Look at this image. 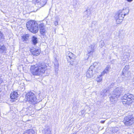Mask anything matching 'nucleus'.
Segmentation results:
<instances>
[{"instance_id":"2eb2a0df","label":"nucleus","mask_w":134,"mask_h":134,"mask_svg":"<svg viewBox=\"0 0 134 134\" xmlns=\"http://www.w3.org/2000/svg\"><path fill=\"white\" fill-rule=\"evenodd\" d=\"M7 49L3 44L0 45V53L4 54L6 53Z\"/></svg>"},{"instance_id":"6ab92c4d","label":"nucleus","mask_w":134,"mask_h":134,"mask_svg":"<svg viewBox=\"0 0 134 134\" xmlns=\"http://www.w3.org/2000/svg\"><path fill=\"white\" fill-rule=\"evenodd\" d=\"M31 52L33 55L37 56L40 54V51L38 49H36L34 50H31Z\"/></svg>"},{"instance_id":"9b49d317","label":"nucleus","mask_w":134,"mask_h":134,"mask_svg":"<svg viewBox=\"0 0 134 134\" xmlns=\"http://www.w3.org/2000/svg\"><path fill=\"white\" fill-rule=\"evenodd\" d=\"M40 32L42 35H44L47 32V30L43 23H41L39 24Z\"/></svg>"},{"instance_id":"7c9ffc66","label":"nucleus","mask_w":134,"mask_h":134,"mask_svg":"<svg viewBox=\"0 0 134 134\" xmlns=\"http://www.w3.org/2000/svg\"><path fill=\"white\" fill-rule=\"evenodd\" d=\"M4 38V36L2 33L0 31V40Z\"/></svg>"},{"instance_id":"58836bf2","label":"nucleus","mask_w":134,"mask_h":134,"mask_svg":"<svg viewBox=\"0 0 134 134\" xmlns=\"http://www.w3.org/2000/svg\"><path fill=\"white\" fill-rule=\"evenodd\" d=\"M45 4H41V7L42 6H44V5H45Z\"/></svg>"},{"instance_id":"f257e3e1","label":"nucleus","mask_w":134,"mask_h":134,"mask_svg":"<svg viewBox=\"0 0 134 134\" xmlns=\"http://www.w3.org/2000/svg\"><path fill=\"white\" fill-rule=\"evenodd\" d=\"M47 66L44 63H39L31 66V69H35L32 71V74L35 75H40L44 73Z\"/></svg>"},{"instance_id":"dca6fc26","label":"nucleus","mask_w":134,"mask_h":134,"mask_svg":"<svg viewBox=\"0 0 134 134\" xmlns=\"http://www.w3.org/2000/svg\"><path fill=\"white\" fill-rule=\"evenodd\" d=\"M92 10V8H88L84 13V14H86L85 16L87 17L90 16Z\"/></svg>"},{"instance_id":"c756f323","label":"nucleus","mask_w":134,"mask_h":134,"mask_svg":"<svg viewBox=\"0 0 134 134\" xmlns=\"http://www.w3.org/2000/svg\"><path fill=\"white\" fill-rule=\"evenodd\" d=\"M54 65L55 66V67L56 68H58V61L57 60L55 59V62L54 63Z\"/></svg>"},{"instance_id":"f8f14e48","label":"nucleus","mask_w":134,"mask_h":134,"mask_svg":"<svg viewBox=\"0 0 134 134\" xmlns=\"http://www.w3.org/2000/svg\"><path fill=\"white\" fill-rule=\"evenodd\" d=\"M94 44H92L89 46L87 48V51L88 53V57L87 58H88L89 56L92 55L93 52L94 51Z\"/></svg>"},{"instance_id":"ddd939ff","label":"nucleus","mask_w":134,"mask_h":134,"mask_svg":"<svg viewBox=\"0 0 134 134\" xmlns=\"http://www.w3.org/2000/svg\"><path fill=\"white\" fill-rule=\"evenodd\" d=\"M35 95V93L32 92H28L26 94V101H29V100H30V99L32 97L34 96Z\"/></svg>"},{"instance_id":"412c9836","label":"nucleus","mask_w":134,"mask_h":134,"mask_svg":"<svg viewBox=\"0 0 134 134\" xmlns=\"http://www.w3.org/2000/svg\"><path fill=\"white\" fill-rule=\"evenodd\" d=\"M124 17H116L115 19L117 24H120L123 20Z\"/></svg>"},{"instance_id":"c9c22d12","label":"nucleus","mask_w":134,"mask_h":134,"mask_svg":"<svg viewBox=\"0 0 134 134\" xmlns=\"http://www.w3.org/2000/svg\"><path fill=\"white\" fill-rule=\"evenodd\" d=\"M105 121H100V122L102 124L104 123L105 122Z\"/></svg>"},{"instance_id":"4c0bfd02","label":"nucleus","mask_w":134,"mask_h":134,"mask_svg":"<svg viewBox=\"0 0 134 134\" xmlns=\"http://www.w3.org/2000/svg\"><path fill=\"white\" fill-rule=\"evenodd\" d=\"M114 85V83H112L111 84V85L110 86L111 87H112L111 86H113Z\"/></svg>"},{"instance_id":"0eeeda50","label":"nucleus","mask_w":134,"mask_h":134,"mask_svg":"<svg viewBox=\"0 0 134 134\" xmlns=\"http://www.w3.org/2000/svg\"><path fill=\"white\" fill-rule=\"evenodd\" d=\"M124 121L125 125H131L134 122V118L132 116H128L125 118Z\"/></svg>"},{"instance_id":"f704fd0d","label":"nucleus","mask_w":134,"mask_h":134,"mask_svg":"<svg viewBox=\"0 0 134 134\" xmlns=\"http://www.w3.org/2000/svg\"><path fill=\"white\" fill-rule=\"evenodd\" d=\"M85 111L84 110H82L81 111V113L82 115H83V114L85 113Z\"/></svg>"},{"instance_id":"4be33fe9","label":"nucleus","mask_w":134,"mask_h":134,"mask_svg":"<svg viewBox=\"0 0 134 134\" xmlns=\"http://www.w3.org/2000/svg\"><path fill=\"white\" fill-rule=\"evenodd\" d=\"M51 131L49 127H47L44 131V134H51Z\"/></svg>"},{"instance_id":"b1692460","label":"nucleus","mask_w":134,"mask_h":134,"mask_svg":"<svg viewBox=\"0 0 134 134\" xmlns=\"http://www.w3.org/2000/svg\"><path fill=\"white\" fill-rule=\"evenodd\" d=\"M32 41L34 44H36L37 43V38L35 36H33Z\"/></svg>"},{"instance_id":"6e6552de","label":"nucleus","mask_w":134,"mask_h":134,"mask_svg":"<svg viewBox=\"0 0 134 134\" xmlns=\"http://www.w3.org/2000/svg\"><path fill=\"white\" fill-rule=\"evenodd\" d=\"M96 63H94L93 65H91L87 72L86 76L89 78L92 77L93 76V70L95 68V66L97 64Z\"/></svg>"},{"instance_id":"2f4dec72","label":"nucleus","mask_w":134,"mask_h":134,"mask_svg":"<svg viewBox=\"0 0 134 134\" xmlns=\"http://www.w3.org/2000/svg\"><path fill=\"white\" fill-rule=\"evenodd\" d=\"M86 37L88 40L90 38L91 36L90 35V34H88L87 35Z\"/></svg>"},{"instance_id":"473e14b6","label":"nucleus","mask_w":134,"mask_h":134,"mask_svg":"<svg viewBox=\"0 0 134 134\" xmlns=\"http://www.w3.org/2000/svg\"><path fill=\"white\" fill-rule=\"evenodd\" d=\"M53 16V12H50L49 13V14L47 17H48V16Z\"/></svg>"},{"instance_id":"a878e982","label":"nucleus","mask_w":134,"mask_h":134,"mask_svg":"<svg viewBox=\"0 0 134 134\" xmlns=\"http://www.w3.org/2000/svg\"><path fill=\"white\" fill-rule=\"evenodd\" d=\"M101 74L98 76L96 79V81L98 82H100L102 80V78L101 77Z\"/></svg>"},{"instance_id":"f3484780","label":"nucleus","mask_w":134,"mask_h":134,"mask_svg":"<svg viewBox=\"0 0 134 134\" xmlns=\"http://www.w3.org/2000/svg\"><path fill=\"white\" fill-rule=\"evenodd\" d=\"M67 53L68 54V55L66 56V58L68 59L69 58L70 59H74L75 58V55L72 53L70 52H68Z\"/></svg>"},{"instance_id":"5701e85b","label":"nucleus","mask_w":134,"mask_h":134,"mask_svg":"<svg viewBox=\"0 0 134 134\" xmlns=\"http://www.w3.org/2000/svg\"><path fill=\"white\" fill-rule=\"evenodd\" d=\"M107 90L106 89H104L102 90V91L100 92V94L101 95L103 96V97H105L107 95Z\"/></svg>"},{"instance_id":"aec40b11","label":"nucleus","mask_w":134,"mask_h":134,"mask_svg":"<svg viewBox=\"0 0 134 134\" xmlns=\"http://www.w3.org/2000/svg\"><path fill=\"white\" fill-rule=\"evenodd\" d=\"M110 67L109 66H107L106 67L105 69L101 74V76L104 75L105 74H107L109 72V70L110 69Z\"/></svg>"},{"instance_id":"c85d7f7f","label":"nucleus","mask_w":134,"mask_h":134,"mask_svg":"<svg viewBox=\"0 0 134 134\" xmlns=\"http://www.w3.org/2000/svg\"><path fill=\"white\" fill-rule=\"evenodd\" d=\"M104 43L103 41H101L100 42L99 46L101 48H102L104 45Z\"/></svg>"},{"instance_id":"4468645a","label":"nucleus","mask_w":134,"mask_h":134,"mask_svg":"<svg viewBox=\"0 0 134 134\" xmlns=\"http://www.w3.org/2000/svg\"><path fill=\"white\" fill-rule=\"evenodd\" d=\"M130 54L129 52L126 53L124 55L123 58L122 60L124 63H126L129 60L130 58Z\"/></svg>"},{"instance_id":"39448f33","label":"nucleus","mask_w":134,"mask_h":134,"mask_svg":"<svg viewBox=\"0 0 134 134\" xmlns=\"http://www.w3.org/2000/svg\"><path fill=\"white\" fill-rule=\"evenodd\" d=\"M121 99L123 100L122 102L123 104H126L127 103V101H130L134 100V96L133 95L128 93L125 95L121 97Z\"/></svg>"},{"instance_id":"20e7f679","label":"nucleus","mask_w":134,"mask_h":134,"mask_svg":"<svg viewBox=\"0 0 134 134\" xmlns=\"http://www.w3.org/2000/svg\"><path fill=\"white\" fill-rule=\"evenodd\" d=\"M122 90V88L117 87L114 91V93L112 94L110 97V100L112 103L116 102L119 96V93Z\"/></svg>"},{"instance_id":"393cba45","label":"nucleus","mask_w":134,"mask_h":134,"mask_svg":"<svg viewBox=\"0 0 134 134\" xmlns=\"http://www.w3.org/2000/svg\"><path fill=\"white\" fill-rule=\"evenodd\" d=\"M29 35L26 34L25 35H24L23 36H22V40L23 41H27Z\"/></svg>"},{"instance_id":"e433bc0d","label":"nucleus","mask_w":134,"mask_h":134,"mask_svg":"<svg viewBox=\"0 0 134 134\" xmlns=\"http://www.w3.org/2000/svg\"><path fill=\"white\" fill-rule=\"evenodd\" d=\"M38 5H39V6H38V7H41V4H38Z\"/></svg>"},{"instance_id":"423d86ee","label":"nucleus","mask_w":134,"mask_h":134,"mask_svg":"<svg viewBox=\"0 0 134 134\" xmlns=\"http://www.w3.org/2000/svg\"><path fill=\"white\" fill-rule=\"evenodd\" d=\"M129 12V9L128 8H124L122 10H119L116 14L115 16L118 17H124L128 14Z\"/></svg>"},{"instance_id":"a19ab883","label":"nucleus","mask_w":134,"mask_h":134,"mask_svg":"<svg viewBox=\"0 0 134 134\" xmlns=\"http://www.w3.org/2000/svg\"><path fill=\"white\" fill-rule=\"evenodd\" d=\"M39 96L40 97V96Z\"/></svg>"},{"instance_id":"7ed1b4c3","label":"nucleus","mask_w":134,"mask_h":134,"mask_svg":"<svg viewBox=\"0 0 134 134\" xmlns=\"http://www.w3.org/2000/svg\"><path fill=\"white\" fill-rule=\"evenodd\" d=\"M122 90V88L117 87L114 91V93L112 94L110 97V100L112 103L116 102L119 96V93Z\"/></svg>"},{"instance_id":"9d476101","label":"nucleus","mask_w":134,"mask_h":134,"mask_svg":"<svg viewBox=\"0 0 134 134\" xmlns=\"http://www.w3.org/2000/svg\"><path fill=\"white\" fill-rule=\"evenodd\" d=\"M129 68V66L128 65H126L125 67L123 69L122 71V75L124 77H123V78L124 77V80H127L129 77L128 75V70Z\"/></svg>"},{"instance_id":"bb28decb","label":"nucleus","mask_w":134,"mask_h":134,"mask_svg":"<svg viewBox=\"0 0 134 134\" xmlns=\"http://www.w3.org/2000/svg\"><path fill=\"white\" fill-rule=\"evenodd\" d=\"M34 131L32 130H29L27 131V133H25L24 134H34Z\"/></svg>"},{"instance_id":"a211bd4d","label":"nucleus","mask_w":134,"mask_h":134,"mask_svg":"<svg viewBox=\"0 0 134 134\" xmlns=\"http://www.w3.org/2000/svg\"><path fill=\"white\" fill-rule=\"evenodd\" d=\"M18 94L16 92L14 91L10 94V97L12 99H14L18 97Z\"/></svg>"},{"instance_id":"ea45409f","label":"nucleus","mask_w":134,"mask_h":134,"mask_svg":"<svg viewBox=\"0 0 134 134\" xmlns=\"http://www.w3.org/2000/svg\"><path fill=\"white\" fill-rule=\"evenodd\" d=\"M124 12L125 13H126V11L124 10Z\"/></svg>"},{"instance_id":"72a5a7b5","label":"nucleus","mask_w":134,"mask_h":134,"mask_svg":"<svg viewBox=\"0 0 134 134\" xmlns=\"http://www.w3.org/2000/svg\"><path fill=\"white\" fill-rule=\"evenodd\" d=\"M54 24L55 26H57V25H58V21H54Z\"/></svg>"},{"instance_id":"1a4fd4ad","label":"nucleus","mask_w":134,"mask_h":134,"mask_svg":"<svg viewBox=\"0 0 134 134\" xmlns=\"http://www.w3.org/2000/svg\"><path fill=\"white\" fill-rule=\"evenodd\" d=\"M40 99H37L35 95L33 97L31 98L30 99V100L27 101L29 103L33 104H35L39 102L42 99V98L41 96V97H40Z\"/></svg>"},{"instance_id":"f03ea898","label":"nucleus","mask_w":134,"mask_h":134,"mask_svg":"<svg viewBox=\"0 0 134 134\" xmlns=\"http://www.w3.org/2000/svg\"><path fill=\"white\" fill-rule=\"evenodd\" d=\"M26 26L28 30L34 33H36L38 31V24L34 20H31L28 21L26 23Z\"/></svg>"},{"instance_id":"cd10ccee","label":"nucleus","mask_w":134,"mask_h":134,"mask_svg":"<svg viewBox=\"0 0 134 134\" xmlns=\"http://www.w3.org/2000/svg\"><path fill=\"white\" fill-rule=\"evenodd\" d=\"M118 130L119 129L118 127H114L112 129V132L114 133H116L117 132Z\"/></svg>"}]
</instances>
